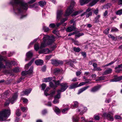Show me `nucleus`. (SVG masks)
<instances>
[{
    "label": "nucleus",
    "mask_w": 122,
    "mask_h": 122,
    "mask_svg": "<svg viewBox=\"0 0 122 122\" xmlns=\"http://www.w3.org/2000/svg\"><path fill=\"white\" fill-rule=\"evenodd\" d=\"M78 83H76L71 85L70 87V89H72L78 87Z\"/></svg>",
    "instance_id": "bb28decb"
},
{
    "label": "nucleus",
    "mask_w": 122,
    "mask_h": 122,
    "mask_svg": "<svg viewBox=\"0 0 122 122\" xmlns=\"http://www.w3.org/2000/svg\"><path fill=\"white\" fill-rule=\"evenodd\" d=\"M91 0H80L79 2L81 5L86 4L88 3Z\"/></svg>",
    "instance_id": "6ab92c4d"
},
{
    "label": "nucleus",
    "mask_w": 122,
    "mask_h": 122,
    "mask_svg": "<svg viewBox=\"0 0 122 122\" xmlns=\"http://www.w3.org/2000/svg\"><path fill=\"white\" fill-rule=\"evenodd\" d=\"M54 38L53 36H50L47 35H44L43 41L41 43L40 48H42L47 46L48 45L51 44L54 41Z\"/></svg>",
    "instance_id": "f03ea898"
},
{
    "label": "nucleus",
    "mask_w": 122,
    "mask_h": 122,
    "mask_svg": "<svg viewBox=\"0 0 122 122\" xmlns=\"http://www.w3.org/2000/svg\"><path fill=\"white\" fill-rule=\"evenodd\" d=\"M31 90V88L25 89V91H23L21 92V96H23L24 95H27L28 94L30 93Z\"/></svg>",
    "instance_id": "9d476101"
},
{
    "label": "nucleus",
    "mask_w": 122,
    "mask_h": 122,
    "mask_svg": "<svg viewBox=\"0 0 122 122\" xmlns=\"http://www.w3.org/2000/svg\"><path fill=\"white\" fill-rule=\"evenodd\" d=\"M86 16L87 18L88 17L90 16L91 15H92V12H91L88 14H86Z\"/></svg>",
    "instance_id": "864d4df0"
},
{
    "label": "nucleus",
    "mask_w": 122,
    "mask_h": 122,
    "mask_svg": "<svg viewBox=\"0 0 122 122\" xmlns=\"http://www.w3.org/2000/svg\"><path fill=\"white\" fill-rule=\"evenodd\" d=\"M84 35L83 33H79L76 34L75 36L76 38L77 37H79L80 36H82Z\"/></svg>",
    "instance_id": "49530a36"
},
{
    "label": "nucleus",
    "mask_w": 122,
    "mask_h": 122,
    "mask_svg": "<svg viewBox=\"0 0 122 122\" xmlns=\"http://www.w3.org/2000/svg\"><path fill=\"white\" fill-rule=\"evenodd\" d=\"M21 99L23 101V102L24 103H27L28 101V100L27 99L25 98H22Z\"/></svg>",
    "instance_id": "ea45409f"
},
{
    "label": "nucleus",
    "mask_w": 122,
    "mask_h": 122,
    "mask_svg": "<svg viewBox=\"0 0 122 122\" xmlns=\"http://www.w3.org/2000/svg\"><path fill=\"white\" fill-rule=\"evenodd\" d=\"M60 85L61 87L60 89L58 90L57 91L58 93L54 97V98L58 99L60 98L61 92L65 91L68 87L67 83H62L60 84Z\"/></svg>",
    "instance_id": "20e7f679"
},
{
    "label": "nucleus",
    "mask_w": 122,
    "mask_h": 122,
    "mask_svg": "<svg viewBox=\"0 0 122 122\" xmlns=\"http://www.w3.org/2000/svg\"><path fill=\"white\" fill-rule=\"evenodd\" d=\"M75 3L74 0H71V5L67 9L64 15V16H69L73 12V6L75 5Z\"/></svg>",
    "instance_id": "39448f33"
},
{
    "label": "nucleus",
    "mask_w": 122,
    "mask_h": 122,
    "mask_svg": "<svg viewBox=\"0 0 122 122\" xmlns=\"http://www.w3.org/2000/svg\"><path fill=\"white\" fill-rule=\"evenodd\" d=\"M15 64V62L13 61H9L6 63V66L8 67H10L11 65H14Z\"/></svg>",
    "instance_id": "a211bd4d"
},
{
    "label": "nucleus",
    "mask_w": 122,
    "mask_h": 122,
    "mask_svg": "<svg viewBox=\"0 0 122 122\" xmlns=\"http://www.w3.org/2000/svg\"><path fill=\"white\" fill-rule=\"evenodd\" d=\"M43 29L44 31L46 32L49 31L50 30L48 28L45 26L43 27Z\"/></svg>",
    "instance_id": "c03bdc74"
},
{
    "label": "nucleus",
    "mask_w": 122,
    "mask_h": 122,
    "mask_svg": "<svg viewBox=\"0 0 122 122\" xmlns=\"http://www.w3.org/2000/svg\"><path fill=\"white\" fill-rule=\"evenodd\" d=\"M76 28L74 26V24L73 25L70 26L68 27L66 29V30L67 32H70L72 31L75 30Z\"/></svg>",
    "instance_id": "2eb2a0df"
},
{
    "label": "nucleus",
    "mask_w": 122,
    "mask_h": 122,
    "mask_svg": "<svg viewBox=\"0 0 122 122\" xmlns=\"http://www.w3.org/2000/svg\"><path fill=\"white\" fill-rule=\"evenodd\" d=\"M115 61H111V62L109 63L106 65H105V66H107L109 65H112V64H113Z\"/></svg>",
    "instance_id": "680f3d73"
},
{
    "label": "nucleus",
    "mask_w": 122,
    "mask_h": 122,
    "mask_svg": "<svg viewBox=\"0 0 122 122\" xmlns=\"http://www.w3.org/2000/svg\"><path fill=\"white\" fill-rule=\"evenodd\" d=\"M51 55H49L48 56H46L45 57V59L46 60H48L51 58Z\"/></svg>",
    "instance_id": "69168bd1"
},
{
    "label": "nucleus",
    "mask_w": 122,
    "mask_h": 122,
    "mask_svg": "<svg viewBox=\"0 0 122 122\" xmlns=\"http://www.w3.org/2000/svg\"><path fill=\"white\" fill-rule=\"evenodd\" d=\"M109 30V29L107 28L103 32L104 34H107L108 33V31Z\"/></svg>",
    "instance_id": "603ef678"
},
{
    "label": "nucleus",
    "mask_w": 122,
    "mask_h": 122,
    "mask_svg": "<svg viewBox=\"0 0 122 122\" xmlns=\"http://www.w3.org/2000/svg\"><path fill=\"white\" fill-rule=\"evenodd\" d=\"M99 12V10L97 8L94 11V13L96 15H97Z\"/></svg>",
    "instance_id": "0e129e2a"
},
{
    "label": "nucleus",
    "mask_w": 122,
    "mask_h": 122,
    "mask_svg": "<svg viewBox=\"0 0 122 122\" xmlns=\"http://www.w3.org/2000/svg\"><path fill=\"white\" fill-rule=\"evenodd\" d=\"M39 44L38 43L36 44L34 46V48L35 50L37 51L39 49Z\"/></svg>",
    "instance_id": "c9c22d12"
},
{
    "label": "nucleus",
    "mask_w": 122,
    "mask_h": 122,
    "mask_svg": "<svg viewBox=\"0 0 122 122\" xmlns=\"http://www.w3.org/2000/svg\"><path fill=\"white\" fill-rule=\"evenodd\" d=\"M119 76L117 77L114 78L110 80V81L112 82H117L120 81Z\"/></svg>",
    "instance_id": "b1692460"
},
{
    "label": "nucleus",
    "mask_w": 122,
    "mask_h": 122,
    "mask_svg": "<svg viewBox=\"0 0 122 122\" xmlns=\"http://www.w3.org/2000/svg\"><path fill=\"white\" fill-rule=\"evenodd\" d=\"M79 119V117L77 116H74L73 117V122H77L78 121Z\"/></svg>",
    "instance_id": "473e14b6"
},
{
    "label": "nucleus",
    "mask_w": 122,
    "mask_h": 122,
    "mask_svg": "<svg viewBox=\"0 0 122 122\" xmlns=\"http://www.w3.org/2000/svg\"><path fill=\"white\" fill-rule=\"evenodd\" d=\"M51 52V51L48 48H46L41 50L39 51L40 54L43 53L44 54H49Z\"/></svg>",
    "instance_id": "f8f14e48"
},
{
    "label": "nucleus",
    "mask_w": 122,
    "mask_h": 122,
    "mask_svg": "<svg viewBox=\"0 0 122 122\" xmlns=\"http://www.w3.org/2000/svg\"><path fill=\"white\" fill-rule=\"evenodd\" d=\"M115 69L116 70L115 72L116 73H119L122 71V68H121L118 66L115 67Z\"/></svg>",
    "instance_id": "393cba45"
},
{
    "label": "nucleus",
    "mask_w": 122,
    "mask_h": 122,
    "mask_svg": "<svg viewBox=\"0 0 122 122\" xmlns=\"http://www.w3.org/2000/svg\"><path fill=\"white\" fill-rule=\"evenodd\" d=\"M74 104L72 106V107L71 106V107L72 109L77 107L78 105V102L76 101L74 102Z\"/></svg>",
    "instance_id": "f704fd0d"
},
{
    "label": "nucleus",
    "mask_w": 122,
    "mask_h": 122,
    "mask_svg": "<svg viewBox=\"0 0 122 122\" xmlns=\"http://www.w3.org/2000/svg\"><path fill=\"white\" fill-rule=\"evenodd\" d=\"M55 111L57 114L59 113L60 112V111L59 109H56L55 110Z\"/></svg>",
    "instance_id": "4d7b16f0"
},
{
    "label": "nucleus",
    "mask_w": 122,
    "mask_h": 122,
    "mask_svg": "<svg viewBox=\"0 0 122 122\" xmlns=\"http://www.w3.org/2000/svg\"><path fill=\"white\" fill-rule=\"evenodd\" d=\"M94 118L96 120H98L99 119V117L98 115H95L94 116Z\"/></svg>",
    "instance_id": "13d9d810"
},
{
    "label": "nucleus",
    "mask_w": 122,
    "mask_h": 122,
    "mask_svg": "<svg viewBox=\"0 0 122 122\" xmlns=\"http://www.w3.org/2000/svg\"><path fill=\"white\" fill-rule=\"evenodd\" d=\"M73 49L74 51L77 52H79L80 51V49L79 47H73Z\"/></svg>",
    "instance_id": "e433bc0d"
},
{
    "label": "nucleus",
    "mask_w": 122,
    "mask_h": 122,
    "mask_svg": "<svg viewBox=\"0 0 122 122\" xmlns=\"http://www.w3.org/2000/svg\"><path fill=\"white\" fill-rule=\"evenodd\" d=\"M41 87L42 90H43L45 89L46 87V85L44 83H43L41 85Z\"/></svg>",
    "instance_id": "5fc2aeb1"
},
{
    "label": "nucleus",
    "mask_w": 122,
    "mask_h": 122,
    "mask_svg": "<svg viewBox=\"0 0 122 122\" xmlns=\"http://www.w3.org/2000/svg\"><path fill=\"white\" fill-rule=\"evenodd\" d=\"M118 31V29L115 27L112 28L111 30V32H116Z\"/></svg>",
    "instance_id": "37998d69"
},
{
    "label": "nucleus",
    "mask_w": 122,
    "mask_h": 122,
    "mask_svg": "<svg viewBox=\"0 0 122 122\" xmlns=\"http://www.w3.org/2000/svg\"><path fill=\"white\" fill-rule=\"evenodd\" d=\"M100 85L96 86L92 88L91 90V91L92 92H95L98 90L101 87Z\"/></svg>",
    "instance_id": "f3484780"
},
{
    "label": "nucleus",
    "mask_w": 122,
    "mask_h": 122,
    "mask_svg": "<svg viewBox=\"0 0 122 122\" xmlns=\"http://www.w3.org/2000/svg\"><path fill=\"white\" fill-rule=\"evenodd\" d=\"M33 61V60H32L28 63L25 66V68L27 69L28 68L29 66H30L31 65Z\"/></svg>",
    "instance_id": "2f4dec72"
},
{
    "label": "nucleus",
    "mask_w": 122,
    "mask_h": 122,
    "mask_svg": "<svg viewBox=\"0 0 122 122\" xmlns=\"http://www.w3.org/2000/svg\"><path fill=\"white\" fill-rule=\"evenodd\" d=\"M59 100L58 99L54 98V100L53 101V102L54 104L58 103H59Z\"/></svg>",
    "instance_id": "a18cd8bd"
},
{
    "label": "nucleus",
    "mask_w": 122,
    "mask_h": 122,
    "mask_svg": "<svg viewBox=\"0 0 122 122\" xmlns=\"http://www.w3.org/2000/svg\"><path fill=\"white\" fill-rule=\"evenodd\" d=\"M50 88L49 87H47L46 90H45L44 92V94L46 96H47V95H49V94L47 92H48V91L49 90Z\"/></svg>",
    "instance_id": "72a5a7b5"
},
{
    "label": "nucleus",
    "mask_w": 122,
    "mask_h": 122,
    "mask_svg": "<svg viewBox=\"0 0 122 122\" xmlns=\"http://www.w3.org/2000/svg\"><path fill=\"white\" fill-rule=\"evenodd\" d=\"M80 12L78 11L75 12L73 13V14L72 15V16L76 15H77L79 14Z\"/></svg>",
    "instance_id": "de8ad7c7"
},
{
    "label": "nucleus",
    "mask_w": 122,
    "mask_h": 122,
    "mask_svg": "<svg viewBox=\"0 0 122 122\" xmlns=\"http://www.w3.org/2000/svg\"><path fill=\"white\" fill-rule=\"evenodd\" d=\"M56 25L54 23H51L49 25V26L51 28H54L55 27Z\"/></svg>",
    "instance_id": "3c124183"
},
{
    "label": "nucleus",
    "mask_w": 122,
    "mask_h": 122,
    "mask_svg": "<svg viewBox=\"0 0 122 122\" xmlns=\"http://www.w3.org/2000/svg\"><path fill=\"white\" fill-rule=\"evenodd\" d=\"M63 14L62 11L61 10H58L56 12V20H59Z\"/></svg>",
    "instance_id": "6e6552de"
},
{
    "label": "nucleus",
    "mask_w": 122,
    "mask_h": 122,
    "mask_svg": "<svg viewBox=\"0 0 122 122\" xmlns=\"http://www.w3.org/2000/svg\"><path fill=\"white\" fill-rule=\"evenodd\" d=\"M16 114L17 116H19L21 115V113L20 112V110L18 109L17 110L16 112Z\"/></svg>",
    "instance_id": "a19ab883"
},
{
    "label": "nucleus",
    "mask_w": 122,
    "mask_h": 122,
    "mask_svg": "<svg viewBox=\"0 0 122 122\" xmlns=\"http://www.w3.org/2000/svg\"><path fill=\"white\" fill-rule=\"evenodd\" d=\"M60 71V70L58 68H55L54 70V73L56 75H57Z\"/></svg>",
    "instance_id": "c85d7f7f"
},
{
    "label": "nucleus",
    "mask_w": 122,
    "mask_h": 122,
    "mask_svg": "<svg viewBox=\"0 0 122 122\" xmlns=\"http://www.w3.org/2000/svg\"><path fill=\"white\" fill-rule=\"evenodd\" d=\"M86 83V82H81L79 85H78V86L79 87L83 85Z\"/></svg>",
    "instance_id": "bf43d9fd"
},
{
    "label": "nucleus",
    "mask_w": 122,
    "mask_h": 122,
    "mask_svg": "<svg viewBox=\"0 0 122 122\" xmlns=\"http://www.w3.org/2000/svg\"><path fill=\"white\" fill-rule=\"evenodd\" d=\"M115 118L118 119H122L121 117L120 116L118 115L115 116Z\"/></svg>",
    "instance_id": "e2e57ef3"
},
{
    "label": "nucleus",
    "mask_w": 122,
    "mask_h": 122,
    "mask_svg": "<svg viewBox=\"0 0 122 122\" xmlns=\"http://www.w3.org/2000/svg\"><path fill=\"white\" fill-rule=\"evenodd\" d=\"M61 80H60V81H55L54 80H52V81H55V84L56 85H59L60 84V81Z\"/></svg>",
    "instance_id": "8fccbe9b"
},
{
    "label": "nucleus",
    "mask_w": 122,
    "mask_h": 122,
    "mask_svg": "<svg viewBox=\"0 0 122 122\" xmlns=\"http://www.w3.org/2000/svg\"><path fill=\"white\" fill-rule=\"evenodd\" d=\"M93 70L97 71H101L102 69L100 67H97L95 68Z\"/></svg>",
    "instance_id": "052dcab7"
},
{
    "label": "nucleus",
    "mask_w": 122,
    "mask_h": 122,
    "mask_svg": "<svg viewBox=\"0 0 122 122\" xmlns=\"http://www.w3.org/2000/svg\"><path fill=\"white\" fill-rule=\"evenodd\" d=\"M3 56L0 55V69L3 68H5V66L4 65L3 62L1 61L4 60Z\"/></svg>",
    "instance_id": "4468645a"
},
{
    "label": "nucleus",
    "mask_w": 122,
    "mask_h": 122,
    "mask_svg": "<svg viewBox=\"0 0 122 122\" xmlns=\"http://www.w3.org/2000/svg\"><path fill=\"white\" fill-rule=\"evenodd\" d=\"M18 95V94L17 93H14L13 94L12 97L10 100V102L12 104H13L14 102V101L17 99Z\"/></svg>",
    "instance_id": "9b49d317"
},
{
    "label": "nucleus",
    "mask_w": 122,
    "mask_h": 122,
    "mask_svg": "<svg viewBox=\"0 0 122 122\" xmlns=\"http://www.w3.org/2000/svg\"><path fill=\"white\" fill-rule=\"evenodd\" d=\"M67 18H63L61 20V21L62 24L63 22H64L66 21L67 20Z\"/></svg>",
    "instance_id": "6e6d98bb"
},
{
    "label": "nucleus",
    "mask_w": 122,
    "mask_h": 122,
    "mask_svg": "<svg viewBox=\"0 0 122 122\" xmlns=\"http://www.w3.org/2000/svg\"><path fill=\"white\" fill-rule=\"evenodd\" d=\"M87 108L86 107H84L83 106H81L78 109V112H81L80 114L82 115L83 114V112H84L87 110Z\"/></svg>",
    "instance_id": "ddd939ff"
},
{
    "label": "nucleus",
    "mask_w": 122,
    "mask_h": 122,
    "mask_svg": "<svg viewBox=\"0 0 122 122\" xmlns=\"http://www.w3.org/2000/svg\"><path fill=\"white\" fill-rule=\"evenodd\" d=\"M36 1V0H31L28 2V3L30 4H31Z\"/></svg>",
    "instance_id": "774afa93"
},
{
    "label": "nucleus",
    "mask_w": 122,
    "mask_h": 122,
    "mask_svg": "<svg viewBox=\"0 0 122 122\" xmlns=\"http://www.w3.org/2000/svg\"><path fill=\"white\" fill-rule=\"evenodd\" d=\"M33 66H31L30 69L27 71H23L21 73V75L22 76H24L26 75L27 74L30 77L32 76L33 73Z\"/></svg>",
    "instance_id": "423d86ee"
},
{
    "label": "nucleus",
    "mask_w": 122,
    "mask_h": 122,
    "mask_svg": "<svg viewBox=\"0 0 122 122\" xmlns=\"http://www.w3.org/2000/svg\"><path fill=\"white\" fill-rule=\"evenodd\" d=\"M89 87V86H87L80 89L79 90L78 94H79L80 93L82 92H83L87 89L88 87Z\"/></svg>",
    "instance_id": "4be33fe9"
},
{
    "label": "nucleus",
    "mask_w": 122,
    "mask_h": 122,
    "mask_svg": "<svg viewBox=\"0 0 122 122\" xmlns=\"http://www.w3.org/2000/svg\"><path fill=\"white\" fill-rule=\"evenodd\" d=\"M26 58L25 59V61H27L32 57L33 56V53L31 51H30L26 53Z\"/></svg>",
    "instance_id": "dca6fc26"
},
{
    "label": "nucleus",
    "mask_w": 122,
    "mask_h": 122,
    "mask_svg": "<svg viewBox=\"0 0 122 122\" xmlns=\"http://www.w3.org/2000/svg\"><path fill=\"white\" fill-rule=\"evenodd\" d=\"M10 114V109H5L0 112V121L5 120Z\"/></svg>",
    "instance_id": "7ed1b4c3"
},
{
    "label": "nucleus",
    "mask_w": 122,
    "mask_h": 122,
    "mask_svg": "<svg viewBox=\"0 0 122 122\" xmlns=\"http://www.w3.org/2000/svg\"><path fill=\"white\" fill-rule=\"evenodd\" d=\"M113 115V114L112 112H110L108 113H105L103 114V116L108 120L111 121H113V117L112 116Z\"/></svg>",
    "instance_id": "0eeeda50"
},
{
    "label": "nucleus",
    "mask_w": 122,
    "mask_h": 122,
    "mask_svg": "<svg viewBox=\"0 0 122 122\" xmlns=\"http://www.w3.org/2000/svg\"><path fill=\"white\" fill-rule=\"evenodd\" d=\"M53 33L56 35H57L58 33V31L57 30H55L53 31Z\"/></svg>",
    "instance_id": "338daca9"
},
{
    "label": "nucleus",
    "mask_w": 122,
    "mask_h": 122,
    "mask_svg": "<svg viewBox=\"0 0 122 122\" xmlns=\"http://www.w3.org/2000/svg\"><path fill=\"white\" fill-rule=\"evenodd\" d=\"M46 2L44 1H41L39 2L40 6L42 7H43L46 4Z\"/></svg>",
    "instance_id": "cd10ccee"
},
{
    "label": "nucleus",
    "mask_w": 122,
    "mask_h": 122,
    "mask_svg": "<svg viewBox=\"0 0 122 122\" xmlns=\"http://www.w3.org/2000/svg\"><path fill=\"white\" fill-rule=\"evenodd\" d=\"M112 71V69L110 68L106 70L104 72V73L105 74H107L111 73Z\"/></svg>",
    "instance_id": "c756f323"
},
{
    "label": "nucleus",
    "mask_w": 122,
    "mask_h": 122,
    "mask_svg": "<svg viewBox=\"0 0 122 122\" xmlns=\"http://www.w3.org/2000/svg\"><path fill=\"white\" fill-rule=\"evenodd\" d=\"M51 63L54 65L57 66L59 65L62 64L63 62L61 61L53 60H51Z\"/></svg>",
    "instance_id": "1a4fd4ad"
},
{
    "label": "nucleus",
    "mask_w": 122,
    "mask_h": 122,
    "mask_svg": "<svg viewBox=\"0 0 122 122\" xmlns=\"http://www.w3.org/2000/svg\"><path fill=\"white\" fill-rule=\"evenodd\" d=\"M105 79L104 77L103 76H101L98 78L96 80V81H100L104 80Z\"/></svg>",
    "instance_id": "58836bf2"
},
{
    "label": "nucleus",
    "mask_w": 122,
    "mask_h": 122,
    "mask_svg": "<svg viewBox=\"0 0 122 122\" xmlns=\"http://www.w3.org/2000/svg\"><path fill=\"white\" fill-rule=\"evenodd\" d=\"M108 36L109 38H112L113 40L116 41L117 40V38L115 37L114 36H112L111 34H109L108 35Z\"/></svg>",
    "instance_id": "7c9ffc66"
},
{
    "label": "nucleus",
    "mask_w": 122,
    "mask_h": 122,
    "mask_svg": "<svg viewBox=\"0 0 122 122\" xmlns=\"http://www.w3.org/2000/svg\"><path fill=\"white\" fill-rule=\"evenodd\" d=\"M10 3L13 6V11L15 14L20 16V19H22L26 16L23 15V9L27 10L28 8L27 4L23 0H11Z\"/></svg>",
    "instance_id": "f257e3e1"
},
{
    "label": "nucleus",
    "mask_w": 122,
    "mask_h": 122,
    "mask_svg": "<svg viewBox=\"0 0 122 122\" xmlns=\"http://www.w3.org/2000/svg\"><path fill=\"white\" fill-rule=\"evenodd\" d=\"M20 109L23 112H25L27 110V108L26 107H21Z\"/></svg>",
    "instance_id": "09e8293b"
},
{
    "label": "nucleus",
    "mask_w": 122,
    "mask_h": 122,
    "mask_svg": "<svg viewBox=\"0 0 122 122\" xmlns=\"http://www.w3.org/2000/svg\"><path fill=\"white\" fill-rule=\"evenodd\" d=\"M99 0H93L91 3H89V6H92L95 5Z\"/></svg>",
    "instance_id": "a878e982"
},
{
    "label": "nucleus",
    "mask_w": 122,
    "mask_h": 122,
    "mask_svg": "<svg viewBox=\"0 0 122 122\" xmlns=\"http://www.w3.org/2000/svg\"><path fill=\"white\" fill-rule=\"evenodd\" d=\"M55 79V78L54 77H48L46 78H44L43 79V81L47 82H50L53 79Z\"/></svg>",
    "instance_id": "412c9836"
},
{
    "label": "nucleus",
    "mask_w": 122,
    "mask_h": 122,
    "mask_svg": "<svg viewBox=\"0 0 122 122\" xmlns=\"http://www.w3.org/2000/svg\"><path fill=\"white\" fill-rule=\"evenodd\" d=\"M101 17L100 15H98L97 16L94 18V22L95 23H97L99 22L100 20L99 19Z\"/></svg>",
    "instance_id": "5701e85b"
},
{
    "label": "nucleus",
    "mask_w": 122,
    "mask_h": 122,
    "mask_svg": "<svg viewBox=\"0 0 122 122\" xmlns=\"http://www.w3.org/2000/svg\"><path fill=\"white\" fill-rule=\"evenodd\" d=\"M116 14L117 15H120L122 14V9L118 10L116 12Z\"/></svg>",
    "instance_id": "4c0bfd02"
},
{
    "label": "nucleus",
    "mask_w": 122,
    "mask_h": 122,
    "mask_svg": "<svg viewBox=\"0 0 122 122\" xmlns=\"http://www.w3.org/2000/svg\"><path fill=\"white\" fill-rule=\"evenodd\" d=\"M13 71L14 72H19L20 71L19 68L18 67H15L13 69Z\"/></svg>",
    "instance_id": "79ce46f5"
},
{
    "label": "nucleus",
    "mask_w": 122,
    "mask_h": 122,
    "mask_svg": "<svg viewBox=\"0 0 122 122\" xmlns=\"http://www.w3.org/2000/svg\"><path fill=\"white\" fill-rule=\"evenodd\" d=\"M35 63L37 65H40L43 64V61L42 60L39 59L36 61Z\"/></svg>",
    "instance_id": "aec40b11"
}]
</instances>
